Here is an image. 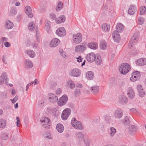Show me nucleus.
<instances>
[{
  "label": "nucleus",
  "mask_w": 146,
  "mask_h": 146,
  "mask_svg": "<svg viewBox=\"0 0 146 146\" xmlns=\"http://www.w3.org/2000/svg\"><path fill=\"white\" fill-rule=\"evenodd\" d=\"M130 69V66L127 63H123L119 66V70L120 73L123 75L126 74Z\"/></svg>",
  "instance_id": "1"
},
{
  "label": "nucleus",
  "mask_w": 146,
  "mask_h": 146,
  "mask_svg": "<svg viewBox=\"0 0 146 146\" xmlns=\"http://www.w3.org/2000/svg\"><path fill=\"white\" fill-rule=\"evenodd\" d=\"M71 125L75 128L81 129L83 128V126L80 122L77 120L75 118H73L71 120Z\"/></svg>",
  "instance_id": "2"
},
{
  "label": "nucleus",
  "mask_w": 146,
  "mask_h": 146,
  "mask_svg": "<svg viewBox=\"0 0 146 146\" xmlns=\"http://www.w3.org/2000/svg\"><path fill=\"white\" fill-rule=\"evenodd\" d=\"M42 126L45 128L48 129L50 125V120L49 118L44 117L40 120Z\"/></svg>",
  "instance_id": "3"
},
{
  "label": "nucleus",
  "mask_w": 146,
  "mask_h": 146,
  "mask_svg": "<svg viewBox=\"0 0 146 146\" xmlns=\"http://www.w3.org/2000/svg\"><path fill=\"white\" fill-rule=\"evenodd\" d=\"M71 112V110L69 108H66L62 111L61 117L64 120H66L70 115Z\"/></svg>",
  "instance_id": "4"
},
{
  "label": "nucleus",
  "mask_w": 146,
  "mask_h": 146,
  "mask_svg": "<svg viewBox=\"0 0 146 146\" xmlns=\"http://www.w3.org/2000/svg\"><path fill=\"white\" fill-rule=\"evenodd\" d=\"M80 70L78 68L71 69L69 73V74L70 76L76 77L80 76Z\"/></svg>",
  "instance_id": "5"
},
{
  "label": "nucleus",
  "mask_w": 146,
  "mask_h": 146,
  "mask_svg": "<svg viewBox=\"0 0 146 146\" xmlns=\"http://www.w3.org/2000/svg\"><path fill=\"white\" fill-rule=\"evenodd\" d=\"M68 98L66 95H63L59 100L58 102V105L60 106L65 105L67 102Z\"/></svg>",
  "instance_id": "6"
},
{
  "label": "nucleus",
  "mask_w": 146,
  "mask_h": 146,
  "mask_svg": "<svg viewBox=\"0 0 146 146\" xmlns=\"http://www.w3.org/2000/svg\"><path fill=\"white\" fill-rule=\"evenodd\" d=\"M56 34L59 36H64L66 35V31L64 27H61L57 29Z\"/></svg>",
  "instance_id": "7"
},
{
  "label": "nucleus",
  "mask_w": 146,
  "mask_h": 146,
  "mask_svg": "<svg viewBox=\"0 0 146 146\" xmlns=\"http://www.w3.org/2000/svg\"><path fill=\"white\" fill-rule=\"evenodd\" d=\"M123 112L120 109H118L115 110L113 114V117L115 118L120 119L122 116Z\"/></svg>",
  "instance_id": "8"
},
{
  "label": "nucleus",
  "mask_w": 146,
  "mask_h": 146,
  "mask_svg": "<svg viewBox=\"0 0 146 146\" xmlns=\"http://www.w3.org/2000/svg\"><path fill=\"white\" fill-rule=\"evenodd\" d=\"M8 81L7 74L5 72H3L0 77V84H2L4 82L7 84Z\"/></svg>",
  "instance_id": "9"
},
{
  "label": "nucleus",
  "mask_w": 146,
  "mask_h": 146,
  "mask_svg": "<svg viewBox=\"0 0 146 146\" xmlns=\"http://www.w3.org/2000/svg\"><path fill=\"white\" fill-rule=\"evenodd\" d=\"M86 58L88 62H92L95 60V58H96V55L94 53L91 52L86 55Z\"/></svg>",
  "instance_id": "10"
},
{
  "label": "nucleus",
  "mask_w": 146,
  "mask_h": 146,
  "mask_svg": "<svg viewBox=\"0 0 146 146\" xmlns=\"http://www.w3.org/2000/svg\"><path fill=\"white\" fill-rule=\"evenodd\" d=\"M48 95L49 100L51 102H56L58 100V97L55 94L50 93L48 94Z\"/></svg>",
  "instance_id": "11"
},
{
  "label": "nucleus",
  "mask_w": 146,
  "mask_h": 146,
  "mask_svg": "<svg viewBox=\"0 0 146 146\" xmlns=\"http://www.w3.org/2000/svg\"><path fill=\"white\" fill-rule=\"evenodd\" d=\"M127 95L129 98L131 99L133 98L135 96V93L133 89L131 87H129L127 91Z\"/></svg>",
  "instance_id": "12"
},
{
  "label": "nucleus",
  "mask_w": 146,
  "mask_h": 146,
  "mask_svg": "<svg viewBox=\"0 0 146 146\" xmlns=\"http://www.w3.org/2000/svg\"><path fill=\"white\" fill-rule=\"evenodd\" d=\"M86 47L83 45H78L75 48V51L76 52H82L86 49Z\"/></svg>",
  "instance_id": "13"
},
{
  "label": "nucleus",
  "mask_w": 146,
  "mask_h": 146,
  "mask_svg": "<svg viewBox=\"0 0 146 146\" xmlns=\"http://www.w3.org/2000/svg\"><path fill=\"white\" fill-rule=\"evenodd\" d=\"M138 37H131L129 43V48H131L138 40Z\"/></svg>",
  "instance_id": "14"
},
{
  "label": "nucleus",
  "mask_w": 146,
  "mask_h": 146,
  "mask_svg": "<svg viewBox=\"0 0 146 146\" xmlns=\"http://www.w3.org/2000/svg\"><path fill=\"white\" fill-rule=\"evenodd\" d=\"M60 40L57 38L53 39L50 42V45L51 47H55L59 43Z\"/></svg>",
  "instance_id": "15"
},
{
  "label": "nucleus",
  "mask_w": 146,
  "mask_h": 146,
  "mask_svg": "<svg viewBox=\"0 0 146 146\" xmlns=\"http://www.w3.org/2000/svg\"><path fill=\"white\" fill-rule=\"evenodd\" d=\"M137 130V127L134 125H131L130 126L129 128V132L131 135L135 134Z\"/></svg>",
  "instance_id": "16"
},
{
  "label": "nucleus",
  "mask_w": 146,
  "mask_h": 146,
  "mask_svg": "<svg viewBox=\"0 0 146 146\" xmlns=\"http://www.w3.org/2000/svg\"><path fill=\"white\" fill-rule=\"evenodd\" d=\"M136 63L140 66L146 65V58H141L138 59L136 62Z\"/></svg>",
  "instance_id": "17"
},
{
  "label": "nucleus",
  "mask_w": 146,
  "mask_h": 146,
  "mask_svg": "<svg viewBox=\"0 0 146 146\" xmlns=\"http://www.w3.org/2000/svg\"><path fill=\"white\" fill-rule=\"evenodd\" d=\"M25 10L26 14L30 18L33 17V15L32 12L31 7L29 6H27L25 8Z\"/></svg>",
  "instance_id": "18"
},
{
  "label": "nucleus",
  "mask_w": 146,
  "mask_h": 146,
  "mask_svg": "<svg viewBox=\"0 0 146 146\" xmlns=\"http://www.w3.org/2000/svg\"><path fill=\"white\" fill-rule=\"evenodd\" d=\"M137 8L136 7L133 5H131L128 11V13L131 15H133L137 11Z\"/></svg>",
  "instance_id": "19"
},
{
  "label": "nucleus",
  "mask_w": 146,
  "mask_h": 146,
  "mask_svg": "<svg viewBox=\"0 0 146 146\" xmlns=\"http://www.w3.org/2000/svg\"><path fill=\"white\" fill-rule=\"evenodd\" d=\"M90 90L94 94H96L99 92V87L98 86L95 85L91 87Z\"/></svg>",
  "instance_id": "20"
},
{
  "label": "nucleus",
  "mask_w": 146,
  "mask_h": 146,
  "mask_svg": "<svg viewBox=\"0 0 146 146\" xmlns=\"http://www.w3.org/2000/svg\"><path fill=\"white\" fill-rule=\"evenodd\" d=\"M127 101V98L126 96L124 95L120 96L119 97V102L121 104H123L126 103Z\"/></svg>",
  "instance_id": "21"
},
{
  "label": "nucleus",
  "mask_w": 146,
  "mask_h": 146,
  "mask_svg": "<svg viewBox=\"0 0 146 146\" xmlns=\"http://www.w3.org/2000/svg\"><path fill=\"white\" fill-rule=\"evenodd\" d=\"M13 26V23L9 20L7 21L5 24V27L7 29H11Z\"/></svg>",
  "instance_id": "22"
},
{
  "label": "nucleus",
  "mask_w": 146,
  "mask_h": 146,
  "mask_svg": "<svg viewBox=\"0 0 146 146\" xmlns=\"http://www.w3.org/2000/svg\"><path fill=\"white\" fill-rule=\"evenodd\" d=\"M66 18L64 15H61L56 19V21L57 24H59L64 22L65 21Z\"/></svg>",
  "instance_id": "23"
},
{
  "label": "nucleus",
  "mask_w": 146,
  "mask_h": 146,
  "mask_svg": "<svg viewBox=\"0 0 146 146\" xmlns=\"http://www.w3.org/2000/svg\"><path fill=\"white\" fill-rule=\"evenodd\" d=\"M99 46L102 50L105 49L107 46V43L105 40H101L99 44Z\"/></svg>",
  "instance_id": "24"
},
{
  "label": "nucleus",
  "mask_w": 146,
  "mask_h": 146,
  "mask_svg": "<svg viewBox=\"0 0 146 146\" xmlns=\"http://www.w3.org/2000/svg\"><path fill=\"white\" fill-rule=\"evenodd\" d=\"M102 31L105 32H109L110 29V25L106 23L103 24L102 26Z\"/></svg>",
  "instance_id": "25"
},
{
  "label": "nucleus",
  "mask_w": 146,
  "mask_h": 146,
  "mask_svg": "<svg viewBox=\"0 0 146 146\" xmlns=\"http://www.w3.org/2000/svg\"><path fill=\"white\" fill-rule=\"evenodd\" d=\"M86 76L88 79L93 80L94 77V73L91 71L88 72L86 74Z\"/></svg>",
  "instance_id": "26"
},
{
  "label": "nucleus",
  "mask_w": 146,
  "mask_h": 146,
  "mask_svg": "<svg viewBox=\"0 0 146 146\" xmlns=\"http://www.w3.org/2000/svg\"><path fill=\"white\" fill-rule=\"evenodd\" d=\"M56 129L57 131L59 133H62L64 131V127L62 124H58L56 126Z\"/></svg>",
  "instance_id": "27"
},
{
  "label": "nucleus",
  "mask_w": 146,
  "mask_h": 146,
  "mask_svg": "<svg viewBox=\"0 0 146 146\" xmlns=\"http://www.w3.org/2000/svg\"><path fill=\"white\" fill-rule=\"evenodd\" d=\"M75 135L76 138L78 141L82 140L84 136V135L82 133L80 132L76 133Z\"/></svg>",
  "instance_id": "28"
},
{
  "label": "nucleus",
  "mask_w": 146,
  "mask_h": 146,
  "mask_svg": "<svg viewBox=\"0 0 146 146\" xmlns=\"http://www.w3.org/2000/svg\"><path fill=\"white\" fill-rule=\"evenodd\" d=\"M88 47L93 49H96L98 48V44L96 43L91 42L88 44Z\"/></svg>",
  "instance_id": "29"
},
{
  "label": "nucleus",
  "mask_w": 146,
  "mask_h": 146,
  "mask_svg": "<svg viewBox=\"0 0 146 146\" xmlns=\"http://www.w3.org/2000/svg\"><path fill=\"white\" fill-rule=\"evenodd\" d=\"M25 66L27 68H31L33 66L32 62L29 60H26L25 62Z\"/></svg>",
  "instance_id": "30"
},
{
  "label": "nucleus",
  "mask_w": 146,
  "mask_h": 146,
  "mask_svg": "<svg viewBox=\"0 0 146 146\" xmlns=\"http://www.w3.org/2000/svg\"><path fill=\"white\" fill-rule=\"evenodd\" d=\"M95 62L96 64L97 65H100L102 63V60L100 56L98 55L96 56V58L95 60Z\"/></svg>",
  "instance_id": "31"
},
{
  "label": "nucleus",
  "mask_w": 146,
  "mask_h": 146,
  "mask_svg": "<svg viewBox=\"0 0 146 146\" xmlns=\"http://www.w3.org/2000/svg\"><path fill=\"white\" fill-rule=\"evenodd\" d=\"M25 53L27 54L31 58H33L35 56V52L32 50H27L25 51Z\"/></svg>",
  "instance_id": "32"
},
{
  "label": "nucleus",
  "mask_w": 146,
  "mask_h": 146,
  "mask_svg": "<svg viewBox=\"0 0 146 146\" xmlns=\"http://www.w3.org/2000/svg\"><path fill=\"white\" fill-rule=\"evenodd\" d=\"M116 28L117 31L119 32H121L124 29V26L121 23H119L117 24L116 26Z\"/></svg>",
  "instance_id": "33"
},
{
  "label": "nucleus",
  "mask_w": 146,
  "mask_h": 146,
  "mask_svg": "<svg viewBox=\"0 0 146 146\" xmlns=\"http://www.w3.org/2000/svg\"><path fill=\"white\" fill-rule=\"evenodd\" d=\"M7 122L4 119H0V128L3 129L5 128Z\"/></svg>",
  "instance_id": "34"
},
{
  "label": "nucleus",
  "mask_w": 146,
  "mask_h": 146,
  "mask_svg": "<svg viewBox=\"0 0 146 146\" xmlns=\"http://www.w3.org/2000/svg\"><path fill=\"white\" fill-rule=\"evenodd\" d=\"M28 29L30 31H33L35 29V25L34 23L31 22L28 25Z\"/></svg>",
  "instance_id": "35"
},
{
  "label": "nucleus",
  "mask_w": 146,
  "mask_h": 146,
  "mask_svg": "<svg viewBox=\"0 0 146 146\" xmlns=\"http://www.w3.org/2000/svg\"><path fill=\"white\" fill-rule=\"evenodd\" d=\"M67 83L68 86L71 89H73L75 87V84L72 80H68Z\"/></svg>",
  "instance_id": "36"
},
{
  "label": "nucleus",
  "mask_w": 146,
  "mask_h": 146,
  "mask_svg": "<svg viewBox=\"0 0 146 146\" xmlns=\"http://www.w3.org/2000/svg\"><path fill=\"white\" fill-rule=\"evenodd\" d=\"M82 39V37H75L73 39V42L75 44H78L81 42Z\"/></svg>",
  "instance_id": "37"
},
{
  "label": "nucleus",
  "mask_w": 146,
  "mask_h": 146,
  "mask_svg": "<svg viewBox=\"0 0 146 146\" xmlns=\"http://www.w3.org/2000/svg\"><path fill=\"white\" fill-rule=\"evenodd\" d=\"M63 8V3L62 2L60 1L58 4V5L56 8L57 11H58L62 9Z\"/></svg>",
  "instance_id": "38"
},
{
  "label": "nucleus",
  "mask_w": 146,
  "mask_h": 146,
  "mask_svg": "<svg viewBox=\"0 0 146 146\" xmlns=\"http://www.w3.org/2000/svg\"><path fill=\"white\" fill-rule=\"evenodd\" d=\"M140 14L142 15L146 13V6H142L139 9Z\"/></svg>",
  "instance_id": "39"
},
{
  "label": "nucleus",
  "mask_w": 146,
  "mask_h": 146,
  "mask_svg": "<svg viewBox=\"0 0 146 146\" xmlns=\"http://www.w3.org/2000/svg\"><path fill=\"white\" fill-rule=\"evenodd\" d=\"M110 136L113 137L116 132V129L113 127H111L110 128Z\"/></svg>",
  "instance_id": "40"
},
{
  "label": "nucleus",
  "mask_w": 146,
  "mask_h": 146,
  "mask_svg": "<svg viewBox=\"0 0 146 146\" xmlns=\"http://www.w3.org/2000/svg\"><path fill=\"white\" fill-rule=\"evenodd\" d=\"M134 74H132L130 78V80L131 81L135 82L140 79V77L134 75Z\"/></svg>",
  "instance_id": "41"
},
{
  "label": "nucleus",
  "mask_w": 146,
  "mask_h": 146,
  "mask_svg": "<svg viewBox=\"0 0 146 146\" xmlns=\"http://www.w3.org/2000/svg\"><path fill=\"white\" fill-rule=\"evenodd\" d=\"M38 80L36 79H35L34 81H33L31 83H29V84H28L26 86V91H27L28 90V89H29V85H31L33 84H34V85H36V84H38Z\"/></svg>",
  "instance_id": "42"
},
{
  "label": "nucleus",
  "mask_w": 146,
  "mask_h": 146,
  "mask_svg": "<svg viewBox=\"0 0 146 146\" xmlns=\"http://www.w3.org/2000/svg\"><path fill=\"white\" fill-rule=\"evenodd\" d=\"M123 123L125 125H129L130 123V121L129 117L126 116L125 117L123 120Z\"/></svg>",
  "instance_id": "43"
},
{
  "label": "nucleus",
  "mask_w": 146,
  "mask_h": 146,
  "mask_svg": "<svg viewBox=\"0 0 146 146\" xmlns=\"http://www.w3.org/2000/svg\"><path fill=\"white\" fill-rule=\"evenodd\" d=\"M74 94L76 97H78L80 95L81 92L80 90L79 89H76L74 90Z\"/></svg>",
  "instance_id": "44"
},
{
  "label": "nucleus",
  "mask_w": 146,
  "mask_h": 146,
  "mask_svg": "<svg viewBox=\"0 0 146 146\" xmlns=\"http://www.w3.org/2000/svg\"><path fill=\"white\" fill-rule=\"evenodd\" d=\"M44 137L45 138H46L48 139H52V137L51 134L48 132L46 133L44 135Z\"/></svg>",
  "instance_id": "45"
},
{
  "label": "nucleus",
  "mask_w": 146,
  "mask_h": 146,
  "mask_svg": "<svg viewBox=\"0 0 146 146\" xmlns=\"http://www.w3.org/2000/svg\"><path fill=\"white\" fill-rule=\"evenodd\" d=\"M119 32L117 30L113 31L112 34V36H120Z\"/></svg>",
  "instance_id": "46"
},
{
  "label": "nucleus",
  "mask_w": 146,
  "mask_h": 146,
  "mask_svg": "<svg viewBox=\"0 0 146 146\" xmlns=\"http://www.w3.org/2000/svg\"><path fill=\"white\" fill-rule=\"evenodd\" d=\"M10 13L12 15H13L17 13V11L15 8L12 7L10 9Z\"/></svg>",
  "instance_id": "47"
},
{
  "label": "nucleus",
  "mask_w": 146,
  "mask_h": 146,
  "mask_svg": "<svg viewBox=\"0 0 146 146\" xmlns=\"http://www.w3.org/2000/svg\"><path fill=\"white\" fill-rule=\"evenodd\" d=\"M138 20L139 22V24L141 25L144 23V18L142 17H138Z\"/></svg>",
  "instance_id": "48"
},
{
  "label": "nucleus",
  "mask_w": 146,
  "mask_h": 146,
  "mask_svg": "<svg viewBox=\"0 0 146 146\" xmlns=\"http://www.w3.org/2000/svg\"><path fill=\"white\" fill-rule=\"evenodd\" d=\"M1 136L3 139L4 140H6L9 138L8 135L6 133L1 135Z\"/></svg>",
  "instance_id": "49"
},
{
  "label": "nucleus",
  "mask_w": 146,
  "mask_h": 146,
  "mask_svg": "<svg viewBox=\"0 0 146 146\" xmlns=\"http://www.w3.org/2000/svg\"><path fill=\"white\" fill-rule=\"evenodd\" d=\"M139 95L141 97H144L145 95V92L143 90L139 92Z\"/></svg>",
  "instance_id": "50"
},
{
  "label": "nucleus",
  "mask_w": 146,
  "mask_h": 146,
  "mask_svg": "<svg viewBox=\"0 0 146 146\" xmlns=\"http://www.w3.org/2000/svg\"><path fill=\"white\" fill-rule=\"evenodd\" d=\"M16 119L17 120V121L16 122L17 126V127H19L20 125V119L19 117H16Z\"/></svg>",
  "instance_id": "51"
},
{
  "label": "nucleus",
  "mask_w": 146,
  "mask_h": 146,
  "mask_svg": "<svg viewBox=\"0 0 146 146\" xmlns=\"http://www.w3.org/2000/svg\"><path fill=\"white\" fill-rule=\"evenodd\" d=\"M113 39L115 42H119L120 40V37H112Z\"/></svg>",
  "instance_id": "52"
},
{
  "label": "nucleus",
  "mask_w": 146,
  "mask_h": 146,
  "mask_svg": "<svg viewBox=\"0 0 146 146\" xmlns=\"http://www.w3.org/2000/svg\"><path fill=\"white\" fill-rule=\"evenodd\" d=\"M59 52L60 53L61 55L64 58H65L66 56L65 52L63 51L62 50H59Z\"/></svg>",
  "instance_id": "53"
},
{
  "label": "nucleus",
  "mask_w": 146,
  "mask_h": 146,
  "mask_svg": "<svg viewBox=\"0 0 146 146\" xmlns=\"http://www.w3.org/2000/svg\"><path fill=\"white\" fill-rule=\"evenodd\" d=\"M50 17L51 19H54L56 17V15L54 13H51L50 15Z\"/></svg>",
  "instance_id": "54"
},
{
  "label": "nucleus",
  "mask_w": 146,
  "mask_h": 146,
  "mask_svg": "<svg viewBox=\"0 0 146 146\" xmlns=\"http://www.w3.org/2000/svg\"><path fill=\"white\" fill-rule=\"evenodd\" d=\"M137 89L138 92L143 90L142 86L141 85H138L137 86Z\"/></svg>",
  "instance_id": "55"
},
{
  "label": "nucleus",
  "mask_w": 146,
  "mask_h": 146,
  "mask_svg": "<svg viewBox=\"0 0 146 146\" xmlns=\"http://www.w3.org/2000/svg\"><path fill=\"white\" fill-rule=\"evenodd\" d=\"M4 45L6 47H9L11 46V44L8 42H5Z\"/></svg>",
  "instance_id": "56"
},
{
  "label": "nucleus",
  "mask_w": 146,
  "mask_h": 146,
  "mask_svg": "<svg viewBox=\"0 0 146 146\" xmlns=\"http://www.w3.org/2000/svg\"><path fill=\"white\" fill-rule=\"evenodd\" d=\"M23 17V16L22 14H20L18 15L17 17V19L18 21H19Z\"/></svg>",
  "instance_id": "57"
},
{
  "label": "nucleus",
  "mask_w": 146,
  "mask_h": 146,
  "mask_svg": "<svg viewBox=\"0 0 146 146\" xmlns=\"http://www.w3.org/2000/svg\"><path fill=\"white\" fill-rule=\"evenodd\" d=\"M132 74H134L135 76H138L139 77H140V74L139 73V72L138 71H136L135 72H134Z\"/></svg>",
  "instance_id": "58"
},
{
  "label": "nucleus",
  "mask_w": 146,
  "mask_h": 146,
  "mask_svg": "<svg viewBox=\"0 0 146 146\" xmlns=\"http://www.w3.org/2000/svg\"><path fill=\"white\" fill-rule=\"evenodd\" d=\"M62 92V90L60 88L58 89L56 91V93L57 95L59 94Z\"/></svg>",
  "instance_id": "59"
},
{
  "label": "nucleus",
  "mask_w": 146,
  "mask_h": 146,
  "mask_svg": "<svg viewBox=\"0 0 146 146\" xmlns=\"http://www.w3.org/2000/svg\"><path fill=\"white\" fill-rule=\"evenodd\" d=\"M18 96H15V97L13 99V100L12 99L11 100V101H12L13 103L14 104L18 100Z\"/></svg>",
  "instance_id": "60"
},
{
  "label": "nucleus",
  "mask_w": 146,
  "mask_h": 146,
  "mask_svg": "<svg viewBox=\"0 0 146 146\" xmlns=\"http://www.w3.org/2000/svg\"><path fill=\"white\" fill-rule=\"evenodd\" d=\"M84 143L85 145L86 146H89L90 144V141H85Z\"/></svg>",
  "instance_id": "61"
},
{
  "label": "nucleus",
  "mask_w": 146,
  "mask_h": 146,
  "mask_svg": "<svg viewBox=\"0 0 146 146\" xmlns=\"http://www.w3.org/2000/svg\"><path fill=\"white\" fill-rule=\"evenodd\" d=\"M2 97L4 98H5L7 97V93L6 92H3L2 94Z\"/></svg>",
  "instance_id": "62"
},
{
  "label": "nucleus",
  "mask_w": 146,
  "mask_h": 146,
  "mask_svg": "<svg viewBox=\"0 0 146 146\" xmlns=\"http://www.w3.org/2000/svg\"><path fill=\"white\" fill-rule=\"evenodd\" d=\"M37 44L35 43H33L32 44L31 46H33L34 48H36L37 46Z\"/></svg>",
  "instance_id": "63"
},
{
  "label": "nucleus",
  "mask_w": 146,
  "mask_h": 146,
  "mask_svg": "<svg viewBox=\"0 0 146 146\" xmlns=\"http://www.w3.org/2000/svg\"><path fill=\"white\" fill-rule=\"evenodd\" d=\"M130 111L131 113H135L137 111L136 110L135 108H132L130 109Z\"/></svg>",
  "instance_id": "64"
}]
</instances>
